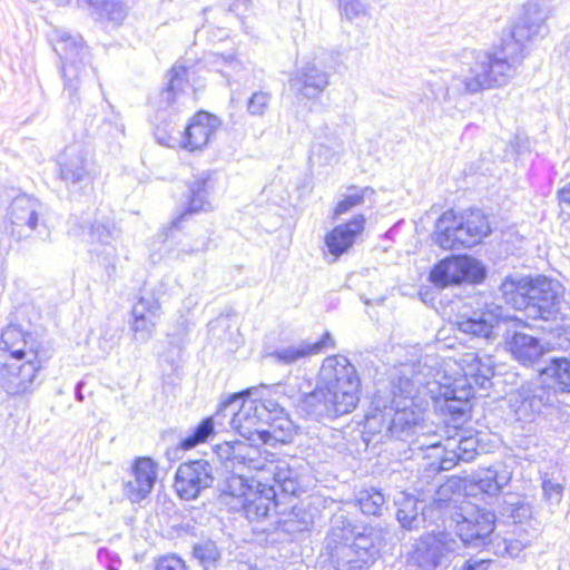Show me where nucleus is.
Masks as SVG:
<instances>
[{"label": "nucleus", "mask_w": 570, "mask_h": 570, "mask_svg": "<svg viewBox=\"0 0 570 570\" xmlns=\"http://www.w3.org/2000/svg\"><path fill=\"white\" fill-rule=\"evenodd\" d=\"M547 8L530 0L524 7L511 37L499 48L479 52L468 69L452 76L448 95H475L484 90L508 85L517 75L524 58V41L538 36L544 29Z\"/></svg>", "instance_id": "nucleus-1"}, {"label": "nucleus", "mask_w": 570, "mask_h": 570, "mask_svg": "<svg viewBox=\"0 0 570 570\" xmlns=\"http://www.w3.org/2000/svg\"><path fill=\"white\" fill-rule=\"evenodd\" d=\"M436 364L435 356H426L417 363L401 364L390 373L393 400L384 406L381 420L391 438L409 443L425 429L423 412L428 399L422 379L429 377Z\"/></svg>", "instance_id": "nucleus-2"}, {"label": "nucleus", "mask_w": 570, "mask_h": 570, "mask_svg": "<svg viewBox=\"0 0 570 570\" xmlns=\"http://www.w3.org/2000/svg\"><path fill=\"white\" fill-rule=\"evenodd\" d=\"M435 358L438 364L432 374L422 379L423 393L428 400H444L448 411L459 419L470 410L472 383L482 389L491 385L493 361L490 356L481 357L475 352H466L458 360Z\"/></svg>", "instance_id": "nucleus-3"}, {"label": "nucleus", "mask_w": 570, "mask_h": 570, "mask_svg": "<svg viewBox=\"0 0 570 570\" xmlns=\"http://www.w3.org/2000/svg\"><path fill=\"white\" fill-rule=\"evenodd\" d=\"M361 380L355 366L343 355L324 358L317 385L307 394L304 405L316 419L351 413L360 401Z\"/></svg>", "instance_id": "nucleus-4"}, {"label": "nucleus", "mask_w": 570, "mask_h": 570, "mask_svg": "<svg viewBox=\"0 0 570 570\" xmlns=\"http://www.w3.org/2000/svg\"><path fill=\"white\" fill-rule=\"evenodd\" d=\"M375 541L373 531L356 533L348 520L336 515L325 538L321 559L334 570H367L379 554Z\"/></svg>", "instance_id": "nucleus-5"}, {"label": "nucleus", "mask_w": 570, "mask_h": 570, "mask_svg": "<svg viewBox=\"0 0 570 570\" xmlns=\"http://www.w3.org/2000/svg\"><path fill=\"white\" fill-rule=\"evenodd\" d=\"M258 392V387L248 389L243 394L234 395L220 407L223 419L229 417L230 428L250 443H259L266 420L271 413L279 412L277 402L252 397Z\"/></svg>", "instance_id": "nucleus-6"}, {"label": "nucleus", "mask_w": 570, "mask_h": 570, "mask_svg": "<svg viewBox=\"0 0 570 570\" xmlns=\"http://www.w3.org/2000/svg\"><path fill=\"white\" fill-rule=\"evenodd\" d=\"M446 487H441L438 494L439 500L433 504L432 510L442 513V519H451L455 523V529L462 542L465 546L479 547L485 544L488 538L495 528V514L487 509L475 508L471 504L460 508L452 500H445L442 495L446 492Z\"/></svg>", "instance_id": "nucleus-7"}, {"label": "nucleus", "mask_w": 570, "mask_h": 570, "mask_svg": "<svg viewBox=\"0 0 570 570\" xmlns=\"http://www.w3.org/2000/svg\"><path fill=\"white\" fill-rule=\"evenodd\" d=\"M490 230L489 220L480 209L462 214L448 210L436 222L434 239L444 249L472 247Z\"/></svg>", "instance_id": "nucleus-8"}, {"label": "nucleus", "mask_w": 570, "mask_h": 570, "mask_svg": "<svg viewBox=\"0 0 570 570\" xmlns=\"http://www.w3.org/2000/svg\"><path fill=\"white\" fill-rule=\"evenodd\" d=\"M250 443L247 448H242L240 451L244 453V459L240 461L238 474L245 470L248 472L255 471L259 473V484L265 487L263 482L273 481V484L268 485V491L276 495V488L279 489L284 495H299L305 492V475L297 469L291 468L288 463L284 461H269L264 458L259 450ZM242 478V475H238Z\"/></svg>", "instance_id": "nucleus-9"}, {"label": "nucleus", "mask_w": 570, "mask_h": 570, "mask_svg": "<svg viewBox=\"0 0 570 570\" xmlns=\"http://www.w3.org/2000/svg\"><path fill=\"white\" fill-rule=\"evenodd\" d=\"M463 551V544L448 531L421 535L409 553L410 561L422 570H446Z\"/></svg>", "instance_id": "nucleus-10"}, {"label": "nucleus", "mask_w": 570, "mask_h": 570, "mask_svg": "<svg viewBox=\"0 0 570 570\" xmlns=\"http://www.w3.org/2000/svg\"><path fill=\"white\" fill-rule=\"evenodd\" d=\"M484 278V268L479 261L471 256H451L439 262L431 271V282L445 287L462 282L479 283Z\"/></svg>", "instance_id": "nucleus-11"}, {"label": "nucleus", "mask_w": 570, "mask_h": 570, "mask_svg": "<svg viewBox=\"0 0 570 570\" xmlns=\"http://www.w3.org/2000/svg\"><path fill=\"white\" fill-rule=\"evenodd\" d=\"M563 286L556 279L538 276L532 281L528 317L552 320L560 311L563 299Z\"/></svg>", "instance_id": "nucleus-12"}, {"label": "nucleus", "mask_w": 570, "mask_h": 570, "mask_svg": "<svg viewBox=\"0 0 570 570\" xmlns=\"http://www.w3.org/2000/svg\"><path fill=\"white\" fill-rule=\"evenodd\" d=\"M27 355L28 361L0 362V386L10 396H22L33 391L42 362L30 352Z\"/></svg>", "instance_id": "nucleus-13"}, {"label": "nucleus", "mask_w": 570, "mask_h": 570, "mask_svg": "<svg viewBox=\"0 0 570 570\" xmlns=\"http://www.w3.org/2000/svg\"><path fill=\"white\" fill-rule=\"evenodd\" d=\"M235 484L239 485V492L232 490V495L238 501L239 505H234V508L240 509L249 521L264 519L271 508L278 503L281 497H287L282 494L278 488H276V495L271 493L268 488L261 492L253 491L240 476L233 478L229 488L233 489Z\"/></svg>", "instance_id": "nucleus-14"}, {"label": "nucleus", "mask_w": 570, "mask_h": 570, "mask_svg": "<svg viewBox=\"0 0 570 570\" xmlns=\"http://www.w3.org/2000/svg\"><path fill=\"white\" fill-rule=\"evenodd\" d=\"M119 237L120 229L109 218H96L89 227L90 252L108 273L115 271L118 256L115 243Z\"/></svg>", "instance_id": "nucleus-15"}, {"label": "nucleus", "mask_w": 570, "mask_h": 570, "mask_svg": "<svg viewBox=\"0 0 570 570\" xmlns=\"http://www.w3.org/2000/svg\"><path fill=\"white\" fill-rule=\"evenodd\" d=\"M213 481L212 464L206 460H196L179 465L174 487L181 499L193 500L212 487Z\"/></svg>", "instance_id": "nucleus-16"}, {"label": "nucleus", "mask_w": 570, "mask_h": 570, "mask_svg": "<svg viewBox=\"0 0 570 570\" xmlns=\"http://www.w3.org/2000/svg\"><path fill=\"white\" fill-rule=\"evenodd\" d=\"M56 52L62 59V75L65 78L66 90L72 97L77 91L76 80L79 77L80 69L86 66L89 59V52L83 46L81 38L62 37L55 47Z\"/></svg>", "instance_id": "nucleus-17"}, {"label": "nucleus", "mask_w": 570, "mask_h": 570, "mask_svg": "<svg viewBox=\"0 0 570 570\" xmlns=\"http://www.w3.org/2000/svg\"><path fill=\"white\" fill-rule=\"evenodd\" d=\"M554 399L556 393L552 389L543 386L522 389L510 397V407L515 420L525 423L531 422L544 407L551 406Z\"/></svg>", "instance_id": "nucleus-18"}, {"label": "nucleus", "mask_w": 570, "mask_h": 570, "mask_svg": "<svg viewBox=\"0 0 570 570\" xmlns=\"http://www.w3.org/2000/svg\"><path fill=\"white\" fill-rule=\"evenodd\" d=\"M60 178L68 185L91 181L92 161L88 150L80 145L67 147L58 159Z\"/></svg>", "instance_id": "nucleus-19"}, {"label": "nucleus", "mask_w": 570, "mask_h": 570, "mask_svg": "<svg viewBox=\"0 0 570 570\" xmlns=\"http://www.w3.org/2000/svg\"><path fill=\"white\" fill-rule=\"evenodd\" d=\"M409 446L413 454L422 456L426 461L425 470L431 472L443 471V469L438 468V463L445 456L446 440L443 442L442 436L434 431L432 425L425 424V429L420 430L414 439L409 441Z\"/></svg>", "instance_id": "nucleus-20"}, {"label": "nucleus", "mask_w": 570, "mask_h": 570, "mask_svg": "<svg viewBox=\"0 0 570 570\" xmlns=\"http://www.w3.org/2000/svg\"><path fill=\"white\" fill-rule=\"evenodd\" d=\"M158 464L150 458L136 459L130 478L125 485V493L132 502L145 499L154 489L157 480Z\"/></svg>", "instance_id": "nucleus-21"}, {"label": "nucleus", "mask_w": 570, "mask_h": 570, "mask_svg": "<svg viewBox=\"0 0 570 570\" xmlns=\"http://www.w3.org/2000/svg\"><path fill=\"white\" fill-rule=\"evenodd\" d=\"M188 77L189 71L184 66H174L171 68L169 85L159 96L160 109L179 112L189 108L194 99L185 91V88L188 86Z\"/></svg>", "instance_id": "nucleus-22"}, {"label": "nucleus", "mask_w": 570, "mask_h": 570, "mask_svg": "<svg viewBox=\"0 0 570 570\" xmlns=\"http://www.w3.org/2000/svg\"><path fill=\"white\" fill-rule=\"evenodd\" d=\"M220 126L219 119L206 111H199L186 127L179 146L189 151L202 150Z\"/></svg>", "instance_id": "nucleus-23"}, {"label": "nucleus", "mask_w": 570, "mask_h": 570, "mask_svg": "<svg viewBox=\"0 0 570 570\" xmlns=\"http://www.w3.org/2000/svg\"><path fill=\"white\" fill-rule=\"evenodd\" d=\"M330 83L328 73L314 61L306 62L289 79L291 89L307 99H316Z\"/></svg>", "instance_id": "nucleus-24"}, {"label": "nucleus", "mask_w": 570, "mask_h": 570, "mask_svg": "<svg viewBox=\"0 0 570 570\" xmlns=\"http://www.w3.org/2000/svg\"><path fill=\"white\" fill-rule=\"evenodd\" d=\"M365 227V217L357 215L346 224H341L333 228L325 236V244L328 252L338 257L346 253L360 237Z\"/></svg>", "instance_id": "nucleus-25"}, {"label": "nucleus", "mask_w": 570, "mask_h": 570, "mask_svg": "<svg viewBox=\"0 0 570 570\" xmlns=\"http://www.w3.org/2000/svg\"><path fill=\"white\" fill-rule=\"evenodd\" d=\"M328 347H334V341L330 333H325L317 342L301 341L275 350L271 356L278 363L289 365L317 355Z\"/></svg>", "instance_id": "nucleus-26"}, {"label": "nucleus", "mask_w": 570, "mask_h": 570, "mask_svg": "<svg viewBox=\"0 0 570 570\" xmlns=\"http://www.w3.org/2000/svg\"><path fill=\"white\" fill-rule=\"evenodd\" d=\"M478 440L465 432L456 431L455 435L446 438V453L438 468L451 470L460 461L470 462L476 454Z\"/></svg>", "instance_id": "nucleus-27"}, {"label": "nucleus", "mask_w": 570, "mask_h": 570, "mask_svg": "<svg viewBox=\"0 0 570 570\" xmlns=\"http://www.w3.org/2000/svg\"><path fill=\"white\" fill-rule=\"evenodd\" d=\"M500 308H487L483 312L473 313L470 317H463L458 321L459 331L464 334L479 338L492 340L494 337V328L500 322Z\"/></svg>", "instance_id": "nucleus-28"}, {"label": "nucleus", "mask_w": 570, "mask_h": 570, "mask_svg": "<svg viewBox=\"0 0 570 570\" xmlns=\"http://www.w3.org/2000/svg\"><path fill=\"white\" fill-rule=\"evenodd\" d=\"M439 500L435 499L433 503L425 510L423 502L410 494L402 493L401 498L396 500L397 512L396 518L401 525L405 529H417L422 521L426 519L429 513L438 514L442 518V513L438 510H432L433 504Z\"/></svg>", "instance_id": "nucleus-29"}, {"label": "nucleus", "mask_w": 570, "mask_h": 570, "mask_svg": "<svg viewBox=\"0 0 570 570\" xmlns=\"http://www.w3.org/2000/svg\"><path fill=\"white\" fill-rule=\"evenodd\" d=\"M532 281L533 278L519 275L505 277L500 291L507 304L528 314Z\"/></svg>", "instance_id": "nucleus-30"}, {"label": "nucleus", "mask_w": 570, "mask_h": 570, "mask_svg": "<svg viewBox=\"0 0 570 570\" xmlns=\"http://www.w3.org/2000/svg\"><path fill=\"white\" fill-rule=\"evenodd\" d=\"M508 344L513 357L524 365L539 362L547 353L538 338L524 333H515Z\"/></svg>", "instance_id": "nucleus-31"}, {"label": "nucleus", "mask_w": 570, "mask_h": 570, "mask_svg": "<svg viewBox=\"0 0 570 570\" xmlns=\"http://www.w3.org/2000/svg\"><path fill=\"white\" fill-rule=\"evenodd\" d=\"M294 433L292 421L284 414V409L279 405V412L271 413L266 420L264 433H262L259 443L276 445L291 442Z\"/></svg>", "instance_id": "nucleus-32"}, {"label": "nucleus", "mask_w": 570, "mask_h": 570, "mask_svg": "<svg viewBox=\"0 0 570 570\" xmlns=\"http://www.w3.org/2000/svg\"><path fill=\"white\" fill-rule=\"evenodd\" d=\"M8 216L12 225H26L30 229H35L38 223L36 200L26 195L14 198L10 205Z\"/></svg>", "instance_id": "nucleus-33"}, {"label": "nucleus", "mask_w": 570, "mask_h": 570, "mask_svg": "<svg viewBox=\"0 0 570 570\" xmlns=\"http://www.w3.org/2000/svg\"><path fill=\"white\" fill-rule=\"evenodd\" d=\"M223 420L224 419L219 409L213 416L204 419L190 434L185 436L180 442V448L183 450H190L198 444L206 442L212 435L215 434L216 428L225 429V423Z\"/></svg>", "instance_id": "nucleus-34"}, {"label": "nucleus", "mask_w": 570, "mask_h": 570, "mask_svg": "<svg viewBox=\"0 0 570 570\" xmlns=\"http://www.w3.org/2000/svg\"><path fill=\"white\" fill-rule=\"evenodd\" d=\"M207 180L199 178L193 181L189 186L190 190V199L188 204V208L174 222V226H178V224L185 219L188 214L206 212L212 208L210 202L208 200V191H207Z\"/></svg>", "instance_id": "nucleus-35"}, {"label": "nucleus", "mask_w": 570, "mask_h": 570, "mask_svg": "<svg viewBox=\"0 0 570 570\" xmlns=\"http://www.w3.org/2000/svg\"><path fill=\"white\" fill-rule=\"evenodd\" d=\"M509 480L510 476L507 474L500 475L495 470L485 469L473 475L472 487H474L481 493L488 495H497Z\"/></svg>", "instance_id": "nucleus-36"}, {"label": "nucleus", "mask_w": 570, "mask_h": 570, "mask_svg": "<svg viewBox=\"0 0 570 570\" xmlns=\"http://www.w3.org/2000/svg\"><path fill=\"white\" fill-rule=\"evenodd\" d=\"M554 381V383L563 391H570V361L563 357H551L549 364L540 370Z\"/></svg>", "instance_id": "nucleus-37"}, {"label": "nucleus", "mask_w": 570, "mask_h": 570, "mask_svg": "<svg viewBox=\"0 0 570 570\" xmlns=\"http://www.w3.org/2000/svg\"><path fill=\"white\" fill-rule=\"evenodd\" d=\"M29 352L36 356V360H41L38 348L36 347L35 342L31 340V336L26 334L22 336V340L18 341L7 350L0 352V362H11L12 360L17 362L28 361L27 354Z\"/></svg>", "instance_id": "nucleus-38"}, {"label": "nucleus", "mask_w": 570, "mask_h": 570, "mask_svg": "<svg viewBox=\"0 0 570 570\" xmlns=\"http://www.w3.org/2000/svg\"><path fill=\"white\" fill-rule=\"evenodd\" d=\"M375 194L374 189L371 187H351L348 188V193L344 196V198L338 202L334 209V217H338L354 207L362 205L365 199L371 198Z\"/></svg>", "instance_id": "nucleus-39"}, {"label": "nucleus", "mask_w": 570, "mask_h": 570, "mask_svg": "<svg viewBox=\"0 0 570 570\" xmlns=\"http://www.w3.org/2000/svg\"><path fill=\"white\" fill-rule=\"evenodd\" d=\"M357 502L363 513L379 515L385 503L384 494L374 488L363 489L357 494Z\"/></svg>", "instance_id": "nucleus-40"}, {"label": "nucleus", "mask_w": 570, "mask_h": 570, "mask_svg": "<svg viewBox=\"0 0 570 570\" xmlns=\"http://www.w3.org/2000/svg\"><path fill=\"white\" fill-rule=\"evenodd\" d=\"M142 307H139L131 316L130 328L134 332V340L139 343H146L153 338L158 321L144 318L141 313Z\"/></svg>", "instance_id": "nucleus-41"}, {"label": "nucleus", "mask_w": 570, "mask_h": 570, "mask_svg": "<svg viewBox=\"0 0 570 570\" xmlns=\"http://www.w3.org/2000/svg\"><path fill=\"white\" fill-rule=\"evenodd\" d=\"M247 445L248 443L242 441L225 442L217 445V454L222 460L229 463V468L237 473V471H242V469H239V463L242 459H244L245 453L240 451V449L247 448Z\"/></svg>", "instance_id": "nucleus-42"}, {"label": "nucleus", "mask_w": 570, "mask_h": 570, "mask_svg": "<svg viewBox=\"0 0 570 570\" xmlns=\"http://www.w3.org/2000/svg\"><path fill=\"white\" fill-rule=\"evenodd\" d=\"M194 557L199 561L205 570L215 568L220 560V551L212 540H205L195 544Z\"/></svg>", "instance_id": "nucleus-43"}, {"label": "nucleus", "mask_w": 570, "mask_h": 570, "mask_svg": "<svg viewBox=\"0 0 570 570\" xmlns=\"http://www.w3.org/2000/svg\"><path fill=\"white\" fill-rule=\"evenodd\" d=\"M313 524V517L303 508L293 507L287 519L284 520L283 527L289 533L303 532Z\"/></svg>", "instance_id": "nucleus-44"}, {"label": "nucleus", "mask_w": 570, "mask_h": 570, "mask_svg": "<svg viewBox=\"0 0 570 570\" xmlns=\"http://www.w3.org/2000/svg\"><path fill=\"white\" fill-rule=\"evenodd\" d=\"M100 18L105 19L115 26L121 24L127 16L126 7L115 0H105L100 4Z\"/></svg>", "instance_id": "nucleus-45"}, {"label": "nucleus", "mask_w": 570, "mask_h": 570, "mask_svg": "<svg viewBox=\"0 0 570 570\" xmlns=\"http://www.w3.org/2000/svg\"><path fill=\"white\" fill-rule=\"evenodd\" d=\"M139 307H142L140 314L144 316V318L159 321L161 316V305L156 296L148 295L139 297L132 306L131 314L135 313Z\"/></svg>", "instance_id": "nucleus-46"}, {"label": "nucleus", "mask_w": 570, "mask_h": 570, "mask_svg": "<svg viewBox=\"0 0 570 570\" xmlns=\"http://www.w3.org/2000/svg\"><path fill=\"white\" fill-rule=\"evenodd\" d=\"M271 96L264 91H256L247 102V111L252 116H263L268 109Z\"/></svg>", "instance_id": "nucleus-47"}, {"label": "nucleus", "mask_w": 570, "mask_h": 570, "mask_svg": "<svg viewBox=\"0 0 570 570\" xmlns=\"http://www.w3.org/2000/svg\"><path fill=\"white\" fill-rule=\"evenodd\" d=\"M542 490L546 501L552 505H558L563 497V485L560 482L553 480H544L542 483Z\"/></svg>", "instance_id": "nucleus-48"}, {"label": "nucleus", "mask_w": 570, "mask_h": 570, "mask_svg": "<svg viewBox=\"0 0 570 570\" xmlns=\"http://www.w3.org/2000/svg\"><path fill=\"white\" fill-rule=\"evenodd\" d=\"M529 542H523L518 539H503L498 542V548L495 553L499 556H509L511 558H517L525 547H528Z\"/></svg>", "instance_id": "nucleus-49"}, {"label": "nucleus", "mask_w": 570, "mask_h": 570, "mask_svg": "<svg viewBox=\"0 0 570 570\" xmlns=\"http://www.w3.org/2000/svg\"><path fill=\"white\" fill-rule=\"evenodd\" d=\"M23 335H26V333L18 326L10 325L6 327L0 337V352L22 340Z\"/></svg>", "instance_id": "nucleus-50"}, {"label": "nucleus", "mask_w": 570, "mask_h": 570, "mask_svg": "<svg viewBox=\"0 0 570 570\" xmlns=\"http://www.w3.org/2000/svg\"><path fill=\"white\" fill-rule=\"evenodd\" d=\"M338 6L345 17L352 19L365 12V7L361 0H337Z\"/></svg>", "instance_id": "nucleus-51"}, {"label": "nucleus", "mask_w": 570, "mask_h": 570, "mask_svg": "<svg viewBox=\"0 0 570 570\" xmlns=\"http://www.w3.org/2000/svg\"><path fill=\"white\" fill-rule=\"evenodd\" d=\"M155 570H187L185 562L175 556L161 558Z\"/></svg>", "instance_id": "nucleus-52"}, {"label": "nucleus", "mask_w": 570, "mask_h": 570, "mask_svg": "<svg viewBox=\"0 0 570 570\" xmlns=\"http://www.w3.org/2000/svg\"><path fill=\"white\" fill-rule=\"evenodd\" d=\"M313 154L318 158L321 164H332L338 159L337 154L324 145L317 146Z\"/></svg>", "instance_id": "nucleus-53"}, {"label": "nucleus", "mask_w": 570, "mask_h": 570, "mask_svg": "<svg viewBox=\"0 0 570 570\" xmlns=\"http://www.w3.org/2000/svg\"><path fill=\"white\" fill-rule=\"evenodd\" d=\"M489 561L484 559L480 560H468L462 570H488Z\"/></svg>", "instance_id": "nucleus-54"}, {"label": "nucleus", "mask_w": 570, "mask_h": 570, "mask_svg": "<svg viewBox=\"0 0 570 570\" xmlns=\"http://www.w3.org/2000/svg\"><path fill=\"white\" fill-rule=\"evenodd\" d=\"M559 198L561 203L570 204V183L560 190Z\"/></svg>", "instance_id": "nucleus-55"}, {"label": "nucleus", "mask_w": 570, "mask_h": 570, "mask_svg": "<svg viewBox=\"0 0 570 570\" xmlns=\"http://www.w3.org/2000/svg\"><path fill=\"white\" fill-rule=\"evenodd\" d=\"M81 386H82V382H79L77 384V390H76V397H77L78 401H82V399H83V396L81 394V391H80Z\"/></svg>", "instance_id": "nucleus-56"}, {"label": "nucleus", "mask_w": 570, "mask_h": 570, "mask_svg": "<svg viewBox=\"0 0 570 570\" xmlns=\"http://www.w3.org/2000/svg\"><path fill=\"white\" fill-rule=\"evenodd\" d=\"M160 144L166 145L168 147H174L175 139L168 138L167 140L158 139Z\"/></svg>", "instance_id": "nucleus-57"}]
</instances>
